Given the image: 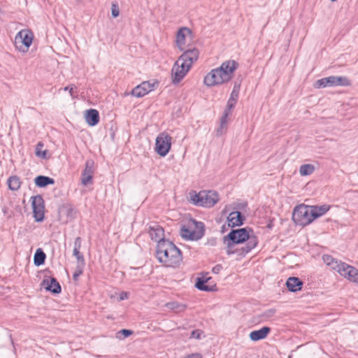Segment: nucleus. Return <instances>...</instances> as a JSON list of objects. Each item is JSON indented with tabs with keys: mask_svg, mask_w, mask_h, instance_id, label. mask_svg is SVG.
I'll use <instances>...</instances> for the list:
<instances>
[{
	"mask_svg": "<svg viewBox=\"0 0 358 358\" xmlns=\"http://www.w3.org/2000/svg\"><path fill=\"white\" fill-rule=\"evenodd\" d=\"M61 210L64 212L67 217L71 220H73L76 217L77 210L71 204H63L61 207Z\"/></svg>",
	"mask_w": 358,
	"mask_h": 358,
	"instance_id": "26",
	"label": "nucleus"
},
{
	"mask_svg": "<svg viewBox=\"0 0 358 358\" xmlns=\"http://www.w3.org/2000/svg\"><path fill=\"white\" fill-rule=\"evenodd\" d=\"M171 136L166 132L160 133L155 141V151L160 156L165 157L171 148Z\"/></svg>",
	"mask_w": 358,
	"mask_h": 358,
	"instance_id": "6",
	"label": "nucleus"
},
{
	"mask_svg": "<svg viewBox=\"0 0 358 358\" xmlns=\"http://www.w3.org/2000/svg\"><path fill=\"white\" fill-rule=\"evenodd\" d=\"M245 221V216L239 210H234L229 213L227 218L228 227L231 229L242 226Z\"/></svg>",
	"mask_w": 358,
	"mask_h": 358,
	"instance_id": "15",
	"label": "nucleus"
},
{
	"mask_svg": "<svg viewBox=\"0 0 358 358\" xmlns=\"http://www.w3.org/2000/svg\"><path fill=\"white\" fill-rule=\"evenodd\" d=\"M240 89H241V83L238 82V81H236L234 83V87H233V90H232L231 94H236V96H238Z\"/></svg>",
	"mask_w": 358,
	"mask_h": 358,
	"instance_id": "45",
	"label": "nucleus"
},
{
	"mask_svg": "<svg viewBox=\"0 0 358 358\" xmlns=\"http://www.w3.org/2000/svg\"><path fill=\"white\" fill-rule=\"evenodd\" d=\"M35 185L40 188L46 187L48 185H54L55 180L49 176L40 175L34 178Z\"/></svg>",
	"mask_w": 358,
	"mask_h": 358,
	"instance_id": "23",
	"label": "nucleus"
},
{
	"mask_svg": "<svg viewBox=\"0 0 358 358\" xmlns=\"http://www.w3.org/2000/svg\"><path fill=\"white\" fill-rule=\"evenodd\" d=\"M148 229V233L151 239L157 242V245H159L162 241H169L164 238V230L163 227L159 226L157 223L150 224Z\"/></svg>",
	"mask_w": 358,
	"mask_h": 358,
	"instance_id": "13",
	"label": "nucleus"
},
{
	"mask_svg": "<svg viewBox=\"0 0 358 358\" xmlns=\"http://www.w3.org/2000/svg\"><path fill=\"white\" fill-rule=\"evenodd\" d=\"M210 279V278L207 277H200L196 278V281L195 282V287L201 291L204 292H213L216 290V285H207V282Z\"/></svg>",
	"mask_w": 358,
	"mask_h": 358,
	"instance_id": "20",
	"label": "nucleus"
},
{
	"mask_svg": "<svg viewBox=\"0 0 358 358\" xmlns=\"http://www.w3.org/2000/svg\"><path fill=\"white\" fill-rule=\"evenodd\" d=\"M357 176H358V174H357Z\"/></svg>",
	"mask_w": 358,
	"mask_h": 358,
	"instance_id": "58",
	"label": "nucleus"
},
{
	"mask_svg": "<svg viewBox=\"0 0 358 358\" xmlns=\"http://www.w3.org/2000/svg\"><path fill=\"white\" fill-rule=\"evenodd\" d=\"M73 256L76 257L77 259V265L80 266H85V262L83 255L80 252V250L73 251Z\"/></svg>",
	"mask_w": 358,
	"mask_h": 358,
	"instance_id": "35",
	"label": "nucleus"
},
{
	"mask_svg": "<svg viewBox=\"0 0 358 358\" xmlns=\"http://www.w3.org/2000/svg\"><path fill=\"white\" fill-rule=\"evenodd\" d=\"M31 199V207L35 221L41 222L44 220L45 204L43 196L40 194L33 196Z\"/></svg>",
	"mask_w": 358,
	"mask_h": 358,
	"instance_id": "10",
	"label": "nucleus"
},
{
	"mask_svg": "<svg viewBox=\"0 0 358 358\" xmlns=\"http://www.w3.org/2000/svg\"><path fill=\"white\" fill-rule=\"evenodd\" d=\"M334 83L336 86L347 87L351 85V81L346 76H334Z\"/></svg>",
	"mask_w": 358,
	"mask_h": 358,
	"instance_id": "31",
	"label": "nucleus"
},
{
	"mask_svg": "<svg viewBox=\"0 0 358 358\" xmlns=\"http://www.w3.org/2000/svg\"><path fill=\"white\" fill-rule=\"evenodd\" d=\"M203 192L200 191L199 193H196V191L192 190L189 193V199L190 201L196 206L201 207L202 203V198H203Z\"/></svg>",
	"mask_w": 358,
	"mask_h": 358,
	"instance_id": "25",
	"label": "nucleus"
},
{
	"mask_svg": "<svg viewBox=\"0 0 358 358\" xmlns=\"http://www.w3.org/2000/svg\"><path fill=\"white\" fill-rule=\"evenodd\" d=\"M246 206H247V203H238L237 205V207L235 208V209H236V210H242V209L245 208Z\"/></svg>",
	"mask_w": 358,
	"mask_h": 358,
	"instance_id": "52",
	"label": "nucleus"
},
{
	"mask_svg": "<svg viewBox=\"0 0 358 358\" xmlns=\"http://www.w3.org/2000/svg\"><path fill=\"white\" fill-rule=\"evenodd\" d=\"M46 255L41 248H38L34 256V264L36 266L44 264Z\"/></svg>",
	"mask_w": 358,
	"mask_h": 358,
	"instance_id": "27",
	"label": "nucleus"
},
{
	"mask_svg": "<svg viewBox=\"0 0 358 358\" xmlns=\"http://www.w3.org/2000/svg\"><path fill=\"white\" fill-rule=\"evenodd\" d=\"M85 119L89 126H96L99 122V113L94 108L87 109L85 112Z\"/></svg>",
	"mask_w": 358,
	"mask_h": 358,
	"instance_id": "18",
	"label": "nucleus"
},
{
	"mask_svg": "<svg viewBox=\"0 0 358 358\" xmlns=\"http://www.w3.org/2000/svg\"><path fill=\"white\" fill-rule=\"evenodd\" d=\"M128 299V293L126 292H122L120 294V299L121 301Z\"/></svg>",
	"mask_w": 358,
	"mask_h": 358,
	"instance_id": "51",
	"label": "nucleus"
},
{
	"mask_svg": "<svg viewBox=\"0 0 358 358\" xmlns=\"http://www.w3.org/2000/svg\"><path fill=\"white\" fill-rule=\"evenodd\" d=\"M222 268L223 267L222 264H217L213 268L212 272L215 274H218L222 270Z\"/></svg>",
	"mask_w": 358,
	"mask_h": 358,
	"instance_id": "49",
	"label": "nucleus"
},
{
	"mask_svg": "<svg viewBox=\"0 0 358 358\" xmlns=\"http://www.w3.org/2000/svg\"><path fill=\"white\" fill-rule=\"evenodd\" d=\"M334 82V76H331L316 80L313 86L316 89L324 88L327 87H335Z\"/></svg>",
	"mask_w": 358,
	"mask_h": 358,
	"instance_id": "24",
	"label": "nucleus"
},
{
	"mask_svg": "<svg viewBox=\"0 0 358 358\" xmlns=\"http://www.w3.org/2000/svg\"><path fill=\"white\" fill-rule=\"evenodd\" d=\"M84 267L85 266L76 265V271L73 274V280L74 281L78 280V277L83 274Z\"/></svg>",
	"mask_w": 358,
	"mask_h": 358,
	"instance_id": "39",
	"label": "nucleus"
},
{
	"mask_svg": "<svg viewBox=\"0 0 358 358\" xmlns=\"http://www.w3.org/2000/svg\"><path fill=\"white\" fill-rule=\"evenodd\" d=\"M8 188L13 191H17L20 188L21 181L18 176H12L8 179Z\"/></svg>",
	"mask_w": 358,
	"mask_h": 358,
	"instance_id": "28",
	"label": "nucleus"
},
{
	"mask_svg": "<svg viewBox=\"0 0 358 358\" xmlns=\"http://www.w3.org/2000/svg\"><path fill=\"white\" fill-rule=\"evenodd\" d=\"M94 162L92 159H87L85 162V169L81 174V183L86 186L92 183L94 174Z\"/></svg>",
	"mask_w": 358,
	"mask_h": 358,
	"instance_id": "12",
	"label": "nucleus"
},
{
	"mask_svg": "<svg viewBox=\"0 0 358 358\" xmlns=\"http://www.w3.org/2000/svg\"><path fill=\"white\" fill-rule=\"evenodd\" d=\"M199 55L197 48H193L183 50V53L178 57L173 64L171 70L172 83L176 85L179 83L186 76Z\"/></svg>",
	"mask_w": 358,
	"mask_h": 358,
	"instance_id": "2",
	"label": "nucleus"
},
{
	"mask_svg": "<svg viewBox=\"0 0 358 358\" xmlns=\"http://www.w3.org/2000/svg\"><path fill=\"white\" fill-rule=\"evenodd\" d=\"M133 334V331L130 329H122L117 333V338L119 339H124Z\"/></svg>",
	"mask_w": 358,
	"mask_h": 358,
	"instance_id": "36",
	"label": "nucleus"
},
{
	"mask_svg": "<svg viewBox=\"0 0 358 358\" xmlns=\"http://www.w3.org/2000/svg\"><path fill=\"white\" fill-rule=\"evenodd\" d=\"M238 96L236 94H233L231 93L229 99H228L227 103V108L226 109L229 110H232L238 101Z\"/></svg>",
	"mask_w": 358,
	"mask_h": 358,
	"instance_id": "33",
	"label": "nucleus"
},
{
	"mask_svg": "<svg viewBox=\"0 0 358 358\" xmlns=\"http://www.w3.org/2000/svg\"><path fill=\"white\" fill-rule=\"evenodd\" d=\"M225 236H227V239L237 245L245 243L243 247L248 246V253L256 248L259 243L258 238L255 234L253 229L250 227L231 229Z\"/></svg>",
	"mask_w": 358,
	"mask_h": 358,
	"instance_id": "4",
	"label": "nucleus"
},
{
	"mask_svg": "<svg viewBox=\"0 0 358 358\" xmlns=\"http://www.w3.org/2000/svg\"><path fill=\"white\" fill-rule=\"evenodd\" d=\"M309 208H310L309 209L310 218L308 222L311 223L313 221H314L317 218L320 217V213H317V211L315 210V209L311 206H309Z\"/></svg>",
	"mask_w": 358,
	"mask_h": 358,
	"instance_id": "37",
	"label": "nucleus"
},
{
	"mask_svg": "<svg viewBox=\"0 0 358 358\" xmlns=\"http://www.w3.org/2000/svg\"><path fill=\"white\" fill-rule=\"evenodd\" d=\"M166 306L172 310H176L179 311L184 310L185 308V305L180 304L177 302L169 303H167Z\"/></svg>",
	"mask_w": 358,
	"mask_h": 358,
	"instance_id": "38",
	"label": "nucleus"
},
{
	"mask_svg": "<svg viewBox=\"0 0 358 358\" xmlns=\"http://www.w3.org/2000/svg\"><path fill=\"white\" fill-rule=\"evenodd\" d=\"M229 227H228V225L227 226L225 224H223L221 227V233H224L227 230H228Z\"/></svg>",
	"mask_w": 358,
	"mask_h": 358,
	"instance_id": "53",
	"label": "nucleus"
},
{
	"mask_svg": "<svg viewBox=\"0 0 358 358\" xmlns=\"http://www.w3.org/2000/svg\"><path fill=\"white\" fill-rule=\"evenodd\" d=\"M344 265H347V264L335 259V260L329 266H330L333 270L336 271L341 275H342L345 268V266H343Z\"/></svg>",
	"mask_w": 358,
	"mask_h": 358,
	"instance_id": "30",
	"label": "nucleus"
},
{
	"mask_svg": "<svg viewBox=\"0 0 358 358\" xmlns=\"http://www.w3.org/2000/svg\"><path fill=\"white\" fill-rule=\"evenodd\" d=\"M7 208L4 207L3 209H2V211L3 212L4 214H6L7 213Z\"/></svg>",
	"mask_w": 358,
	"mask_h": 358,
	"instance_id": "54",
	"label": "nucleus"
},
{
	"mask_svg": "<svg viewBox=\"0 0 358 358\" xmlns=\"http://www.w3.org/2000/svg\"><path fill=\"white\" fill-rule=\"evenodd\" d=\"M156 257L167 267H177L182 262L181 250L169 240L157 245Z\"/></svg>",
	"mask_w": 358,
	"mask_h": 358,
	"instance_id": "3",
	"label": "nucleus"
},
{
	"mask_svg": "<svg viewBox=\"0 0 358 358\" xmlns=\"http://www.w3.org/2000/svg\"><path fill=\"white\" fill-rule=\"evenodd\" d=\"M303 282L298 277H289L286 281V286L288 291L296 292L301 290Z\"/></svg>",
	"mask_w": 358,
	"mask_h": 358,
	"instance_id": "19",
	"label": "nucleus"
},
{
	"mask_svg": "<svg viewBox=\"0 0 358 358\" xmlns=\"http://www.w3.org/2000/svg\"><path fill=\"white\" fill-rule=\"evenodd\" d=\"M159 83V81L157 80L143 81L131 90V94L138 98L143 97L156 89Z\"/></svg>",
	"mask_w": 358,
	"mask_h": 358,
	"instance_id": "9",
	"label": "nucleus"
},
{
	"mask_svg": "<svg viewBox=\"0 0 358 358\" xmlns=\"http://www.w3.org/2000/svg\"><path fill=\"white\" fill-rule=\"evenodd\" d=\"M223 243L226 245L225 250L227 255L235 254L241 257H243L248 253V246L235 248L237 244L233 243V242L227 239V236H225L223 237Z\"/></svg>",
	"mask_w": 358,
	"mask_h": 358,
	"instance_id": "11",
	"label": "nucleus"
},
{
	"mask_svg": "<svg viewBox=\"0 0 358 358\" xmlns=\"http://www.w3.org/2000/svg\"><path fill=\"white\" fill-rule=\"evenodd\" d=\"M41 285L48 292L54 294L61 293L62 287L57 280L54 277L46 278L43 280Z\"/></svg>",
	"mask_w": 358,
	"mask_h": 358,
	"instance_id": "14",
	"label": "nucleus"
},
{
	"mask_svg": "<svg viewBox=\"0 0 358 358\" xmlns=\"http://www.w3.org/2000/svg\"><path fill=\"white\" fill-rule=\"evenodd\" d=\"M192 30L187 27H180L178 30V31L176 33V43L177 47L179 48V50L180 51L184 50V46L185 44L186 36L187 35H192Z\"/></svg>",
	"mask_w": 358,
	"mask_h": 358,
	"instance_id": "17",
	"label": "nucleus"
},
{
	"mask_svg": "<svg viewBox=\"0 0 358 358\" xmlns=\"http://www.w3.org/2000/svg\"><path fill=\"white\" fill-rule=\"evenodd\" d=\"M270 331L271 328L265 326L258 330L252 331L249 337L252 341H258L266 338Z\"/></svg>",
	"mask_w": 358,
	"mask_h": 358,
	"instance_id": "21",
	"label": "nucleus"
},
{
	"mask_svg": "<svg viewBox=\"0 0 358 358\" xmlns=\"http://www.w3.org/2000/svg\"><path fill=\"white\" fill-rule=\"evenodd\" d=\"M82 239L80 237H77L74 241V247L73 251L80 250L81 248Z\"/></svg>",
	"mask_w": 358,
	"mask_h": 358,
	"instance_id": "48",
	"label": "nucleus"
},
{
	"mask_svg": "<svg viewBox=\"0 0 358 358\" xmlns=\"http://www.w3.org/2000/svg\"><path fill=\"white\" fill-rule=\"evenodd\" d=\"M120 14V10H119V6L117 3H112V6H111V15L113 16V17L115 18L117 17Z\"/></svg>",
	"mask_w": 358,
	"mask_h": 358,
	"instance_id": "41",
	"label": "nucleus"
},
{
	"mask_svg": "<svg viewBox=\"0 0 358 358\" xmlns=\"http://www.w3.org/2000/svg\"><path fill=\"white\" fill-rule=\"evenodd\" d=\"M43 143L40 141L38 142L36 145V149H35V155L38 157H40L41 159H48V150H42V148L43 147Z\"/></svg>",
	"mask_w": 358,
	"mask_h": 358,
	"instance_id": "32",
	"label": "nucleus"
},
{
	"mask_svg": "<svg viewBox=\"0 0 358 358\" xmlns=\"http://www.w3.org/2000/svg\"><path fill=\"white\" fill-rule=\"evenodd\" d=\"M203 192L201 207L211 208L219 201V195L215 191L203 190Z\"/></svg>",
	"mask_w": 358,
	"mask_h": 358,
	"instance_id": "16",
	"label": "nucleus"
},
{
	"mask_svg": "<svg viewBox=\"0 0 358 358\" xmlns=\"http://www.w3.org/2000/svg\"><path fill=\"white\" fill-rule=\"evenodd\" d=\"M211 245H215V243H213V241H211Z\"/></svg>",
	"mask_w": 358,
	"mask_h": 358,
	"instance_id": "57",
	"label": "nucleus"
},
{
	"mask_svg": "<svg viewBox=\"0 0 358 358\" xmlns=\"http://www.w3.org/2000/svg\"><path fill=\"white\" fill-rule=\"evenodd\" d=\"M322 260L327 266H329L335 260V258L329 255H323Z\"/></svg>",
	"mask_w": 358,
	"mask_h": 358,
	"instance_id": "44",
	"label": "nucleus"
},
{
	"mask_svg": "<svg viewBox=\"0 0 358 358\" xmlns=\"http://www.w3.org/2000/svg\"><path fill=\"white\" fill-rule=\"evenodd\" d=\"M309 206L305 204H300L296 206L292 213V220L296 224L302 227H306L310 224L308 222L309 216Z\"/></svg>",
	"mask_w": 358,
	"mask_h": 358,
	"instance_id": "8",
	"label": "nucleus"
},
{
	"mask_svg": "<svg viewBox=\"0 0 358 358\" xmlns=\"http://www.w3.org/2000/svg\"><path fill=\"white\" fill-rule=\"evenodd\" d=\"M315 171V166L310 164H303L299 168V173L302 176L312 174Z\"/></svg>",
	"mask_w": 358,
	"mask_h": 358,
	"instance_id": "29",
	"label": "nucleus"
},
{
	"mask_svg": "<svg viewBox=\"0 0 358 358\" xmlns=\"http://www.w3.org/2000/svg\"><path fill=\"white\" fill-rule=\"evenodd\" d=\"M343 266H345V268L342 276L346 278L350 281L358 283V269L348 264Z\"/></svg>",
	"mask_w": 358,
	"mask_h": 358,
	"instance_id": "22",
	"label": "nucleus"
},
{
	"mask_svg": "<svg viewBox=\"0 0 358 358\" xmlns=\"http://www.w3.org/2000/svg\"><path fill=\"white\" fill-rule=\"evenodd\" d=\"M311 206L317 211V213H320V217L324 215L330 209V206L329 205Z\"/></svg>",
	"mask_w": 358,
	"mask_h": 358,
	"instance_id": "34",
	"label": "nucleus"
},
{
	"mask_svg": "<svg viewBox=\"0 0 358 358\" xmlns=\"http://www.w3.org/2000/svg\"><path fill=\"white\" fill-rule=\"evenodd\" d=\"M268 228H271V224H268L267 226Z\"/></svg>",
	"mask_w": 358,
	"mask_h": 358,
	"instance_id": "55",
	"label": "nucleus"
},
{
	"mask_svg": "<svg viewBox=\"0 0 358 358\" xmlns=\"http://www.w3.org/2000/svg\"><path fill=\"white\" fill-rule=\"evenodd\" d=\"M33 33L27 29L19 31L15 38V46L20 52H26L32 43Z\"/></svg>",
	"mask_w": 358,
	"mask_h": 358,
	"instance_id": "7",
	"label": "nucleus"
},
{
	"mask_svg": "<svg viewBox=\"0 0 358 358\" xmlns=\"http://www.w3.org/2000/svg\"><path fill=\"white\" fill-rule=\"evenodd\" d=\"M231 113V111L227 110V109H224V112H223V114L220 118V122L223 124H227V119H228V117L229 115H230Z\"/></svg>",
	"mask_w": 358,
	"mask_h": 358,
	"instance_id": "43",
	"label": "nucleus"
},
{
	"mask_svg": "<svg viewBox=\"0 0 358 358\" xmlns=\"http://www.w3.org/2000/svg\"><path fill=\"white\" fill-rule=\"evenodd\" d=\"M183 358H202V356L199 353H192L190 355H187Z\"/></svg>",
	"mask_w": 358,
	"mask_h": 358,
	"instance_id": "50",
	"label": "nucleus"
},
{
	"mask_svg": "<svg viewBox=\"0 0 358 358\" xmlns=\"http://www.w3.org/2000/svg\"><path fill=\"white\" fill-rule=\"evenodd\" d=\"M191 222L194 224V229H192L189 226L182 225L180 234L185 240L198 241L205 235V224L203 222L196 220H191Z\"/></svg>",
	"mask_w": 358,
	"mask_h": 358,
	"instance_id": "5",
	"label": "nucleus"
},
{
	"mask_svg": "<svg viewBox=\"0 0 358 358\" xmlns=\"http://www.w3.org/2000/svg\"><path fill=\"white\" fill-rule=\"evenodd\" d=\"M238 66V63L232 59L222 62L220 66L207 73L204 77V84L208 87H213L229 82Z\"/></svg>",
	"mask_w": 358,
	"mask_h": 358,
	"instance_id": "1",
	"label": "nucleus"
},
{
	"mask_svg": "<svg viewBox=\"0 0 358 358\" xmlns=\"http://www.w3.org/2000/svg\"><path fill=\"white\" fill-rule=\"evenodd\" d=\"M227 124H223L220 122L219 127L217 128L215 133L217 136H221L224 133L227 131Z\"/></svg>",
	"mask_w": 358,
	"mask_h": 358,
	"instance_id": "40",
	"label": "nucleus"
},
{
	"mask_svg": "<svg viewBox=\"0 0 358 358\" xmlns=\"http://www.w3.org/2000/svg\"><path fill=\"white\" fill-rule=\"evenodd\" d=\"M76 89H77L76 86L75 85H73V84H71V85H69L65 87L64 88V91H69L71 96L72 98H73L74 97L73 92H74V90H76Z\"/></svg>",
	"mask_w": 358,
	"mask_h": 358,
	"instance_id": "47",
	"label": "nucleus"
},
{
	"mask_svg": "<svg viewBox=\"0 0 358 358\" xmlns=\"http://www.w3.org/2000/svg\"><path fill=\"white\" fill-rule=\"evenodd\" d=\"M211 245H215V243H213V241H211Z\"/></svg>",
	"mask_w": 358,
	"mask_h": 358,
	"instance_id": "56",
	"label": "nucleus"
},
{
	"mask_svg": "<svg viewBox=\"0 0 358 358\" xmlns=\"http://www.w3.org/2000/svg\"><path fill=\"white\" fill-rule=\"evenodd\" d=\"M276 313V310L275 308H270V309H268V310H266L263 313H262V317H265V318H270L271 317H273Z\"/></svg>",
	"mask_w": 358,
	"mask_h": 358,
	"instance_id": "42",
	"label": "nucleus"
},
{
	"mask_svg": "<svg viewBox=\"0 0 358 358\" xmlns=\"http://www.w3.org/2000/svg\"><path fill=\"white\" fill-rule=\"evenodd\" d=\"M203 332L200 330V329H195V330H193L191 333V338H196V339H201V334H203Z\"/></svg>",
	"mask_w": 358,
	"mask_h": 358,
	"instance_id": "46",
	"label": "nucleus"
}]
</instances>
